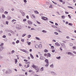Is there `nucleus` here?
<instances>
[{"instance_id": "nucleus-1", "label": "nucleus", "mask_w": 76, "mask_h": 76, "mask_svg": "<svg viewBox=\"0 0 76 76\" xmlns=\"http://www.w3.org/2000/svg\"><path fill=\"white\" fill-rule=\"evenodd\" d=\"M21 50L22 51H23V52H24L25 53H26V54H28L29 53L28 52V51L26 50H25L24 49H21Z\"/></svg>"}, {"instance_id": "nucleus-2", "label": "nucleus", "mask_w": 76, "mask_h": 76, "mask_svg": "<svg viewBox=\"0 0 76 76\" xmlns=\"http://www.w3.org/2000/svg\"><path fill=\"white\" fill-rule=\"evenodd\" d=\"M42 19H43V20H48V18L47 17H43L42 18Z\"/></svg>"}, {"instance_id": "nucleus-3", "label": "nucleus", "mask_w": 76, "mask_h": 76, "mask_svg": "<svg viewBox=\"0 0 76 76\" xmlns=\"http://www.w3.org/2000/svg\"><path fill=\"white\" fill-rule=\"evenodd\" d=\"M51 74H52V75H57V73H56V72H53V71L51 72Z\"/></svg>"}, {"instance_id": "nucleus-4", "label": "nucleus", "mask_w": 76, "mask_h": 76, "mask_svg": "<svg viewBox=\"0 0 76 76\" xmlns=\"http://www.w3.org/2000/svg\"><path fill=\"white\" fill-rule=\"evenodd\" d=\"M11 73V70L9 69H8L6 73Z\"/></svg>"}, {"instance_id": "nucleus-5", "label": "nucleus", "mask_w": 76, "mask_h": 76, "mask_svg": "<svg viewBox=\"0 0 76 76\" xmlns=\"http://www.w3.org/2000/svg\"><path fill=\"white\" fill-rule=\"evenodd\" d=\"M55 45H56L57 46H60V44H59V43H58V42H57L56 43H55Z\"/></svg>"}, {"instance_id": "nucleus-6", "label": "nucleus", "mask_w": 76, "mask_h": 76, "mask_svg": "<svg viewBox=\"0 0 76 76\" xmlns=\"http://www.w3.org/2000/svg\"><path fill=\"white\" fill-rule=\"evenodd\" d=\"M67 54H68V55H70V56H72V53L70 52H67Z\"/></svg>"}, {"instance_id": "nucleus-7", "label": "nucleus", "mask_w": 76, "mask_h": 76, "mask_svg": "<svg viewBox=\"0 0 76 76\" xmlns=\"http://www.w3.org/2000/svg\"><path fill=\"white\" fill-rule=\"evenodd\" d=\"M28 23L29 25H32V22L31 21H28Z\"/></svg>"}, {"instance_id": "nucleus-8", "label": "nucleus", "mask_w": 76, "mask_h": 76, "mask_svg": "<svg viewBox=\"0 0 76 76\" xmlns=\"http://www.w3.org/2000/svg\"><path fill=\"white\" fill-rule=\"evenodd\" d=\"M35 47L36 48H38L39 47V46L38 45H35Z\"/></svg>"}, {"instance_id": "nucleus-9", "label": "nucleus", "mask_w": 76, "mask_h": 76, "mask_svg": "<svg viewBox=\"0 0 76 76\" xmlns=\"http://www.w3.org/2000/svg\"><path fill=\"white\" fill-rule=\"evenodd\" d=\"M4 48H3V47L1 48H0V51H3V50Z\"/></svg>"}, {"instance_id": "nucleus-10", "label": "nucleus", "mask_w": 76, "mask_h": 76, "mask_svg": "<svg viewBox=\"0 0 76 76\" xmlns=\"http://www.w3.org/2000/svg\"><path fill=\"white\" fill-rule=\"evenodd\" d=\"M7 18L8 20L10 19H11V17L10 16H8L7 17Z\"/></svg>"}, {"instance_id": "nucleus-11", "label": "nucleus", "mask_w": 76, "mask_h": 76, "mask_svg": "<svg viewBox=\"0 0 76 76\" xmlns=\"http://www.w3.org/2000/svg\"><path fill=\"white\" fill-rule=\"evenodd\" d=\"M15 64H17L18 62V60L17 59H15Z\"/></svg>"}, {"instance_id": "nucleus-12", "label": "nucleus", "mask_w": 76, "mask_h": 76, "mask_svg": "<svg viewBox=\"0 0 76 76\" xmlns=\"http://www.w3.org/2000/svg\"><path fill=\"white\" fill-rule=\"evenodd\" d=\"M40 60H44V57L42 56H41L40 58Z\"/></svg>"}, {"instance_id": "nucleus-13", "label": "nucleus", "mask_w": 76, "mask_h": 76, "mask_svg": "<svg viewBox=\"0 0 76 76\" xmlns=\"http://www.w3.org/2000/svg\"><path fill=\"white\" fill-rule=\"evenodd\" d=\"M32 67L33 68H34L35 69V70H36L37 69V66H35L34 65H32Z\"/></svg>"}, {"instance_id": "nucleus-14", "label": "nucleus", "mask_w": 76, "mask_h": 76, "mask_svg": "<svg viewBox=\"0 0 76 76\" xmlns=\"http://www.w3.org/2000/svg\"><path fill=\"white\" fill-rule=\"evenodd\" d=\"M30 57H31V58H34V56H32V54L30 53Z\"/></svg>"}, {"instance_id": "nucleus-15", "label": "nucleus", "mask_w": 76, "mask_h": 76, "mask_svg": "<svg viewBox=\"0 0 76 76\" xmlns=\"http://www.w3.org/2000/svg\"><path fill=\"white\" fill-rule=\"evenodd\" d=\"M35 39H37V40H39V41L41 40V39H39V38L37 37H36Z\"/></svg>"}, {"instance_id": "nucleus-16", "label": "nucleus", "mask_w": 76, "mask_h": 76, "mask_svg": "<svg viewBox=\"0 0 76 76\" xmlns=\"http://www.w3.org/2000/svg\"><path fill=\"white\" fill-rule=\"evenodd\" d=\"M45 62L46 63H48V60L47 59H46L45 60Z\"/></svg>"}, {"instance_id": "nucleus-17", "label": "nucleus", "mask_w": 76, "mask_h": 76, "mask_svg": "<svg viewBox=\"0 0 76 76\" xmlns=\"http://www.w3.org/2000/svg\"><path fill=\"white\" fill-rule=\"evenodd\" d=\"M50 67H51V68H54V65L52 64V65H50Z\"/></svg>"}, {"instance_id": "nucleus-18", "label": "nucleus", "mask_w": 76, "mask_h": 76, "mask_svg": "<svg viewBox=\"0 0 76 76\" xmlns=\"http://www.w3.org/2000/svg\"><path fill=\"white\" fill-rule=\"evenodd\" d=\"M39 48H42V45H39Z\"/></svg>"}, {"instance_id": "nucleus-19", "label": "nucleus", "mask_w": 76, "mask_h": 76, "mask_svg": "<svg viewBox=\"0 0 76 76\" xmlns=\"http://www.w3.org/2000/svg\"><path fill=\"white\" fill-rule=\"evenodd\" d=\"M10 32L11 33V34H15V32H13V31H10Z\"/></svg>"}, {"instance_id": "nucleus-20", "label": "nucleus", "mask_w": 76, "mask_h": 76, "mask_svg": "<svg viewBox=\"0 0 76 76\" xmlns=\"http://www.w3.org/2000/svg\"><path fill=\"white\" fill-rule=\"evenodd\" d=\"M61 58V57L60 56H59V57H56V58H57V59H58V60H60Z\"/></svg>"}, {"instance_id": "nucleus-21", "label": "nucleus", "mask_w": 76, "mask_h": 76, "mask_svg": "<svg viewBox=\"0 0 76 76\" xmlns=\"http://www.w3.org/2000/svg\"><path fill=\"white\" fill-rule=\"evenodd\" d=\"M42 32H43V33H47V31H45V30H43L42 31Z\"/></svg>"}, {"instance_id": "nucleus-22", "label": "nucleus", "mask_w": 76, "mask_h": 76, "mask_svg": "<svg viewBox=\"0 0 76 76\" xmlns=\"http://www.w3.org/2000/svg\"><path fill=\"white\" fill-rule=\"evenodd\" d=\"M48 57H51V54H50V53H48Z\"/></svg>"}, {"instance_id": "nucleus-23", "label": "nucleus", "mask_w": 76, "mask_h": 76, "mask_svg": "<svg viewBox=\"0 0 76 76\" xmlns=\"http://www.w3.org/2000/svg\"><path fill=\"white\" fill-rule=\"evenodd\" d=\"M41 71H44V67H42L40 69Z\"/></svg>"}, {"instance_id": "nucleus-24", "label": "nucleus", "mask_w": 76, "mask_h": 76, "mask_svg": "<svg viewBox=\"0 0 76 76\" xmlns=\"http://www.w3.org/2000/svg\"><path fill=\"white\" fill-rule=\"evenodd\" d=\"M27 37L28 38H30L31 37V35H29L27 36Z\"/></svg>"}, {"instance_id": "nucleus-25", "label": "nucleus", "mask_w": 76, "mask_h": 76, "mask_svg": "<svg viewBox=\"0 0 76 76\" xmlns=\"http://www.w3.org/2000/svg\"><path fill=\"white\" fill-rule=\"evenodd\" d=\"M16 20H15V19H13L12 20V23H13L14 22H16Z\"/></svg>"}, {"instance_id": "nucleus-26", "label": "nucleus", "mask_w": 76, "mask_h": 76, "mask_svg": "<svg viewBox=\"0 0 76 76\" xmlns=\"http://www.w3.org/2000/svg\"><path fill=\"white\" fill-rule=\"evenodd\" d=\"M34 13H36V14H38V13H39V12H38L37 11H34Z\"/></svg>"}, {"instance_id": "nucleus-27", "label": "nucleus", "mask_w": 76, "mask_h": 76, "mask_svg": "<svg viewBox=\"0 0 76 76\" xmlns=\"http://www.w3.org/2000/svg\"><path fill=\"white\" fill-rule=\"evenodd\" d=\"M65 16H64V15H63L61 16L62 18L63 19H64V18H65Z\"/></svg>"}, {"instance_id": "nucleus-28", "label": "nucleus", "mask_w": 76, "mask_h": 76, "mask_svg": "<svg viewBox=\"0 0 76 76\" xmlns=\"http://www.w3.org/2000/svg\"><path fill=\"white\" fill-rule=\"evenodd\" d=\"M61 45H62V46L64 47V48L65 47V45H64V44H61Z\"/></svg>"}, {"instance_id": "nucleus-29", "label": "nucleus", "mask_w": 76, "mask_h": 76, "mask_svg": "<svg viewBox=\"0 0 76 76\" xmlns=\"http://www.w3.org/2000/svg\"><path fill=\"white\" fill-rule=\"evenodd\" d=\"M0 12H1V13H3V9H1L0 10Z\"/></svg>"}, {"instance_id": "nucleus-30", "label": "nucleus", "mask_w": 76, "mask_h": 76, "mask_svg": "<svg viewBox=\"0 0 76 76\" xmlns=\"http://www.w3.org/2000/svg\"><path fill=\"white\" fill-rule=\"evenodd\" d=\"M72 48L74 50H75V49H76V46H74L72 47Z\"/></svg>"}, {"instance_id": "nucleus-31", "label": "nucleus", "mask_w": 76, "mask_h": 76, "mask_svg": "<svg viewBox=\"0 0 76 76\" xmlns=\"http://www.w3.org/2000/svg\"><path fill=\"white\" fill-rule=\"evenodd\" d=\"M15 53V50H13L11 52V54H13Z\"/></svg>"}, {"instance_id": "nucleus-32", "label": "nucleus", "mask_w": 76, "mask_h": 76, "mask_svg": "<svg viewBox=\"0 0 76 76\" xmlns=\"http://www.w3.org/2000/svg\"><path fill=\"white\" fill-rule=\"evenodd\" d=\"M51 48H52V49H54V47L53 46H52L51 47Z\"/></svg>"}, {"instance_id": "nucleus-33", "label": "nucleus", "mask_w": 76, "mask_h": 76, "mask_svg": "<svg viewBox=\"0 0 76 76\" xmlns=\"http://www.w3.org/2000/svg\"><path fill=\"white\" fill-rule=\"evenodd\" d=\"M70 26H72L73 25V24L71 23H69L68 24Z\"/></svg>"}, {"instance_id": "nucleus-34", "label": "nucleus", "mask_w": 76, "mask_h": 76, "mask_svg": "<svg viewBox=\"0 0 76 76\" xmlns=\"http://www.w3.org/2000/svg\"><path fill=\"white\" fill-rule=\"evenodd\" d=\"M3 45H4V44H3V43H2L0 45V47H2V46H3Z\"/></svg>"}, {"instance_id": "nucleus-35", "label": "nucleus", "mask_w": 76, "mask_h": 76, "mask_svg": "<svg viewBox=\"0 0 76 76\" xmlns=\"http://www.w3.org/2000/svg\"><path fill=\"white\" fill-rule=\"evenodd\" d=\"M5 15H2V18H5Z\"/></svg>"}, {"instance_id": "nucleus-36", "label": "nucleus", "mask_w": 76, "mask_h": 76, "mask_svg": "<svg viewBox=\"0 0 76 76\" xmlns=\"http://www.w3.org/2000/svg\"><path fill=\"white\" fill-rule=\"evenodd\" d=\"M69 45L70 46H73V44L72 43H69Z\"/></svg>"}, {"instance_id": "nucleus-37", "label": "nucleus", "mask_w": 76, "mask_h": 76, "mask_svg": "<svg viewBox=\"0 0 76 76\" xmlns=\"http://www.w3.org/2000/svg\"><path fill=\"white\" fill-rule=\"evenodd\" d=\"M44 51L45 53H47V52H48V50H47L46 49H45V50H44Z\"/></svg>"}, {"instance_id": "nucleus-38", "label": "nucleus", "mask_w": 76, "mask_h": 76, "mask_svg": "<svg viewBox=\"0 0 76 76\" xmlns=\"http://www.w3.org/2000/svg\"><path fill=\"white\" fill-rule=\"evenodd\" d=\"M16 42L17 44H18V43L19 42V40H18L16 41Z\"/></svg>"}, {"instance_id": "nucleus-39", "label": "nucleus", "mask_w": 76, "mask_h": 76, "mask_svg": "<svg viewBox=\"0 0 76 76\" xmlns=\"http://www.w3.org/2000/svg\"><path fill=\"white\" fill-rule=\"evenodd\" d=\"M8 23H9V22L8 21H6V24H7V25H8L9 24Z\"/></svg>"}, {"instance_id": "nucleus-40", "label": "nucleus", "mask_w": 76, "mask_h": 76, "mask_svg": "<svg viewBox=\"0 0 76 76\" xmlns=\"http://www.w3.org/2000/svg\"><path fill=\"white\" fill-rule=\"evenodd\" d=\"M5 31L7 32H10V30H6Z\"/></svg>"}, {"instance_id": "nucleus-41", "label": "nucleus", "mask_w": 76, "mask_h": 76, "mask_svg": "<svg viewBox=\"0 0 76 76\" xmlns=\"http://www.w3.org/2000/svg\"><path fill=\"white\" fill-rule=\"evenodd\" d=\"M52 26V27H53V28H57L56 26Z\"/></svg>"}, {"instance_id": "nucleus-42", "label": "nucleus", "mask_w": 76, "mask_h": 76, "mask_svg": "<svg viewBox=\"0 0 76 76\" xmlns=\"http://www.w3.org/2000/svg\"><path fill=\"white\" fill-rule=\"evenodd\" d=\"M68 7V8H69L70 9H73V8L71 7Z\"/></svg>"}, {"instance_id": "nucleus-43", "label": "nucleus", "mask_w": 76, "mask_h": 76, "mask_svg": "<svg viewBox=\"0 0 76 76\" xmlns=\"http://www.w3.org/2000/svg\"><path fill=\"white\" fill-rule=\"evenodd\" d=\"M47 64L45 65V66H48V63H46Z\"/></svg>"}, {"instance_id": "nucleus-44", "label": "nucleus", "mask_w": 76, "mask_h": 76, "mask_svg": "<svg viewBox=\"0 0 76 76\" xmlns=\"http://www.w3.org/2000/svg\"><path fill=\"white\" fill-rule=\"evenodd\" d=\"M26 34H24L22 35V37H24L25 35H26Z\"/></svg>"}, {"instance_id": "nucleus-45", "label": "nucleus", "mask_w": 76, "mask_h": 76, "mask_svg": "<svg viewBox=\"0 0 76 76\" xmlns=\"http://www.w3.org/2000/svg\"><path fill=\"white\" fill-rule=\"evenodd\" d=\"M55 34H56V35H58V33L56 32H54Z\"/></svg>"}, {"instance_id": "nucleus-46", "label": "nucleus", "mask_w": 76, "mask_h": 76, "mask_svg": "<svg viewBox=\"0 0 76 76\" xmlns=\"http://www.w3.org/2000/svg\"><path fill=\"white\" fill-rule=\"evenodd\" d=\"M2 37H3V38H5L6 37V35H4Z\"/></svg>"}, {"instance_id": "nucleus-47", "label": "nucleus", "mask_w": 76, "mask_h": 76, "mask_svg": "<svg viewBox=\"0 0 76 76\" xmlns=\"http://www.w3.org/2000/svg\"><path fill=\"white\" fill-rule=\"evenodd\" d=\"M52 42H56V41L54 39H53L52 41Z\"/></svg>"}, {"instance_id": "nucleus-48", "label": "nucleus", "mask_w": 76, "mask_h": 76, "mask_svg": "<svg viewBox=\"0 0 76 76\" xmlns=\"http://www.w3.org/2000/svg\"><path fill=\"white\" fill-rule=\"evenodd\" d=\"M49 22H50V23H52V24H53V23H54L52 21H49Z\"/></svg>"}, {"instance_id": "nucleus-49", "label": "nucleus", "mask_w": 76, "mask_h": 76, "mask_svg": "<svg viewBox=\"0 0 76 76\" xmlns=\"http://www.w3.org/2000/svg\"><path fill=\"white\" fill-rule=\"evenodd\" d=\"M22 14L23 16H24V15H25V12H23L22 13Z\"/></svg>"}, {"instance_id": "nucleus-50", "label": "nucleus", "mask_w": 76, "mask_h": 76, "mask_svg": "<svg viewBox=\"0 0 76 76\" xmlns=\"http://www.w3.org/2000/svg\"><path fill=\"white\" fill-rule=\"evenodd\" d=\"M23 1L24 3H26L27 2V1H26V0H24Z\"/></svg>"}, {"instance_id": "nucleus-51", "label": "nucleus", "mask_w": 76, "mask_h": 76, "mask_svg": "<svg viewBox=\"0 0 76 76\" xmlns=\"http://www.w3.org/2000/svg\"><path fill=\"white\" fill-rule=\"evenodd\" d=\"M68 16L70 19H71V16L70 15H68Z\"/></svg>"}, {"instance_id": "nucleus-52", "label": "nucleus", "mask_w": 76, "mask_h": 76, "mask_svg": "<svg viewBox=\"0 0 76 76\" xmlns=\"http://www.w3.org/2000/svg\"><path fill=\"white\" fill-rule=\"evenodd\" d=\"M8 12L7 11L5 12V14H8Z\"/></svg>"}, {"instance_id": "nucleus-53", "label": "nucleus", "mask_w": 76, "mask_h": 76, "mask_svg": "<svg viewBox=\"0 0 76 76\" xmlns=\"http://www.w3.org/2000/svg\"><path fill=\"white\" fill-rule=\"evenodd\" d=\"M20 13H21L22 14V13L23 12V11L22 10H20Z\"/></svg>"}, {"instance_id": "nucleus-54", "label": "nucleus", "mask_w": 76, "mask_h": 76, "mask_svg": "<svg viewBox=\"0 0 76 76\" xmlns=\"http://www.w3.org/2000/svg\"><path fill=\"white\" fill-rule=\"evenodd\" d=\"M31 43V42H29V43H28V45H30Z\"/></svg>"}, {"instance_id": "nucleus-55", "label": "nucleus", "mask_w": 76, "mask_h": 76, "mask_svg": "<svg viewBox=\"0 0 76 76\" xmlns=\"http://www.w3.org/2000/svg\"><path fill=\"white\" fill-rule=\"evenodd\" d=\"M24 61H25L26 62H28V60H26V59L24 60Z\"/></svg>"}, {"instance_id": "nucleus-56", "label": "nucleus", "mask_w": 76, "mask_h": 76, "mask_svg": "<svg viewBox=\"0 0 76 76\" xmlns=\"http://www.w3.org/2000/svg\"><path fill=\"white\" fill-rule=\"evenodd\" d=\"M25 75L26 76H27V75H28V74H27V72H25Z\"/></svg>"}, {"instance_id": "nucleus-57", "label": "nucleus", "mask_w": 76, "mask_h": 76, "mask_svg": "<svg viewBox=\"0 0 76 76\" xmlns=\"http://www.w3.org/2000/svg\"><path fill=\"white\" fill-rule=\"evenodd\" d=\"M8 35H9V36H11V35H12V34H11L9 33L8 34Z\"/></svg>"}, {"instance_id": "nucleus-58", "label": "nucleus", "mask_w": 76, "mask_h": 76, "mask_svg": "<svg viewBox=\"0 0 76 76\" xmlns=\"http://www.w3.org/2000/svg\"><path fill=\"white\" fill-rule=\"evenodd\" d=\"M31 30H35V29H34V28H31Z\"/></svg>"}, {"instance_id": "nucleus-59", "label": "nucleus", "mask_w": 76, "mask_h": 76, "mask_svg": "<svg viewBox=\"0 0 76 76\" xmlns=\"http://www.w3.org/2000/svg\"><path fill=\"white\" fill-rule=\"evenodd\" d=\"M52 53H54L55 52V50H52Z\"/></svg>"}, {"instance_id": "nucleus-60", "label": "nucleus", "mask_w": 76, "mask_h": 76, "mask_svg": "<svg viewBox=\"0 0 76 76\" xmlns=\"http://www.w3.org/2000/svg\"><path fill=\"white\" fill-rule=\"evenodd\" d=\"M26 18L27 19H29V16L28 15H27Z\"/></svg>"}, {"instance_id": "nucleus-61", "label": "nucleus", "mask_w": 76, "mask_h": 76, "mask_svg": "<svg viewBox=\"0 0 76 76\" xmlns=\"http://www.w3.org/2000/svg\"><path fill=\"white\" fill-rule=\"evenodd\" d=\"M60 50H61V51H62L63 50V49H61V47L60 48Z\"/></svg>"}, {"instance_id": "nucleus-62", "label": "nucleus", "mask_w": 76, "mask_h": 76, "mask_svg": "<svg viewBox=\"0 0 76 76\" xmlns=\"http://www.w3.org/2000/svg\"><path fill=\"white\" fill-rule=\"evenodd\" d=\"M12 44H13V45H15V42H12Z\"/></svg>"}, {"instance_id": "nucleus-63", "label": "nucleus", "mask_w": 76, "mask_h": 76, "mask_svg": "<svg viewBox=\"0 0 76 76\" xmlns=\"http://www.w3.org/2000/svg\"><path fill=\"white\" fill-rule=\"evenodd\" d=\"M36 57H37V58H38V55L37 54H36Z\"/></svg>"}, {"instance_id": "nucleus-64", "label": "nucleus", "mask_w": 76, "mask_h": 76, "mask_svg": "<svg viewBox=\"0 0 76 76\" xmlns=\"http://www.w3.org/2000/svg\"><path fill=\"white\" fill-rule=\"evenodd\" d=\"M21 41L22 42H24V39H22L21 40Z\"/></svg>"}]
</instances>
